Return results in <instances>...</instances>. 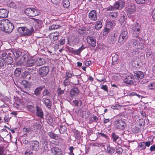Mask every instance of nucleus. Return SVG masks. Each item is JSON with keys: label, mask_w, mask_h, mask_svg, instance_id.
<instances>
[{"label": "nucleus", "mask_w": 155, "mask_h": 155, "mask_svg": "<svg viewBox=\"0 0 155 155\" xmlns=\"http://www.w3.org/2000/svg\"><path fill=\"white\" fill-rule=\"evenodd\" d=\"M44 103L47 107L51 109L52 104L48 99H45L44 101Z\"/></svg>", "instance_id": "4c0bfd02"}, {"label": "nucleus", "mask_w": 155, "mask_h": 155, "mask_svg": "<svg viewBox=\"0 0 155 155\" xmlns=\"http://www.w3.org/2000/svg\"><path fill=\"white\" fill-rule=\"evenodd\" d=\"M34 32V28L33 27H31L30 28H27L26 31L25 36H30Z\"/></svg>", "instance_id": "7c9ffc66"}, {"label": "nucleus", "mask_w": 155, "mask_h": 155, "mask_svg": "<svg viewBox=\"0 0 155 155\" xmlns=\"http://www.w3.org/2000/svg\"><path fill=\"white\" fill-rule=\"evenodd\" d=\"M24 78H30V75L29 74V72L28 71H26L24 72V75L23 76Z\"/></svg>", "instance_id": "4d7b16f0"}, {"label": "nucleus", "mask_w": 155, "mask_h": 155, "mask_svg": "<svg viewBox=\"0 0 155 155\" xmlns=\"http://www.w3.org/2000/svg\"><path fill=\"white\" fill-rule=\"evenodd\" d=\"M113 26V23L109 21L107 22L103 32V36H106L107 35Z\"/></svg>", "instance_id": "39448f33"}, {"label": "nucleus", "mask_w": 155, "mask_h": 155, "mask_svg": "<svg viewBox=\"0 0 155 155\" xmlns=\"http://www.w3.org/2000/svg\"><path fill=\"white\" fill-rule=\"evenodd\" d=\"M134 73V77L136 79H142L144 77L143 73L141 71H137Z\"/></svg>", "instance_id": "f8f14e48"}, {"label": "nucleus", "mask_w": 155, "mask_h": 155, "mask_svg": "<svg viewBox=\"0 0 155 155\" xmlns=\"http://www.w3.org/2000/svg\"><path fill=\"white\" fill-rule=\"evenodd\" d=\"M124 82L127 84H133L134 81L131 75L126 76L124 80Z\"/></svg>", "instance_id": "4468645a"}, {"label": "nucleus", "mask_w": 155, "mask_h": 155, "mask_svg": "<svg viewBox=\"0 0 155 155\" xmlns=\"http://www.w3.org/2000/svg\"><path fill=\"white\" fill-rule=\"evenodd\" d=\"M8 12L4 9H0V18H5L8 16Z\"/></svg>", "instance_id": "a211bd4d"}, {"label": "nucleus", "mask_w": 155, "mask_h": 155, "mask_svg": "<svg viewBox=\"0 0 155 155\" xmlns=\"http://www.w3.org/2000/svg\"><path fill=\"white\" fill-rule=\"evenodd\" d=\"M114 152V149L112 147L107 146V152L110 154H112Z\"/></svg>", "instance_id": "e433bc0d"}, {"label": "nucleus", "mask_w": 155, "mask_h": 155, "mask_svg": "<svg viewBox=\"0 0 155 155\" xmlns=\"http://www.w3.org/2000/svg\"><path fill=\"white\" fill-rule=\"evenodd\" d=\"M35 107L36 115L38 117L41 119H43L44 118V114L41 106L36 105Z\"/></svg>", "instance_id": "0eeeda50"}, {"label": "nucleus", "mask_w": 155, "mask_h": 155, "mask_svg": "<svg viewBox=\"0 0 155 155\" xmlns=\"http://www.w3.org/2000/svg\"><path fill=\"white\" fill-rule=\"evenodd\" d=\"M124 3L121 1L116 2L114 5V9H121L124 7Z\"/></svg>", "instance_id": "dca6fc26"}, {"label": "nucleus", "mask_w": 155, "mask_h": 155, "mask_svg": "<svg viewBox=\"0 0 155 155\" xmlns=\"http://www.w3.org/2000/svg\"><path fill=\"white\" fill-rule=\"evenodd\" d=\"M112 137L113 141H116L118 138V136L114 133L112 134Z\"/></svg>", "instance_id": "0e129e2a"}, {"label": "nucleus", "mask_w": 155, "mask_h": 155, "mask_svg": "<svg viewBox=\"0 0 155 155\" xmlns=\"http://www.w3.org/2000/svg\"><path fill=\"white\" fill-rule=\"evenodd\" d=\"M14 28V25L9 20L3 19L0 21V30L1 31L10 33Z\"/></svg>", "instance_id": "f257e3e1"}, {"label": "nucleus", "mask_w": 155, "mask_h": 155, "mask_svg": "<svg viewBox=\"0 0 155 155\" xmlns=\"http://www.w3.org/2000/svg\"><path fill=\"white\" fill-rule=\"evenodd\" d=\"M2 57L0 58V67H5L6 64Z\"/></svg>", "instance_id": "de8ad7c7"}, {"label": "nucleus", "mask_w": 155, "mask_h": 155, "mask_svg": "<svg viewBox=\"0 0 155 155\" xmlns=\"http://www.w3.org/2000/svg\"><path fill=\"white\" fill-rule=\"evenodd\" d=\"M8 6L11 8H17V6L13 2H11L8 4Z\"/></svg>", "instance_id": "864d4df0"}, {"label": "nucleus", "mask_w": 155, "mask_h": 155, "mask_svg": "<svg viewBox=\"0 0 155 155\" xmlns=\"http://www.w3.org/2000/svg\"><path fill=\"white\" fill-rule=\"evenodd\" d=\"M5 62L6 65H8L13 63V59L12 57H2Z\"/></svg>", "instance_id": "412c9836"}, {"label": "nucleus", "mask_w": 155, "mask_h": 155, "mask_svg": "<svg viewBox=\"0 0 155 155\" xmlns=\"http://www.w3.org/2000/svg\"><path fill=\"white\" fill-rule=\"evenodd\" d=\"M88 17L92 21L96 20L97 18V15L96 11L94 10L91 11L89 13Z\"/></svg>", "instance_id": "9d476101"}, {"label": "nucleus", "mask_w": 155, "mask_h": 155, "mask_svg": "<svg viewBox=\"0 0 155 155\" xmlns=\"http://www.w3.org/2000/svg\"><path fill=\"white\" fill-rule=\"evenodd\" d=\"M21 69L20 68H16L14 72V74L17 77H18L21 74Z\"/></svg>", "instance_id": "a19ab883"}, {"label": "nucleus", "mask_w": 155, "mask_h": 155, "mask_svg": "<svg viewBox=\"0 0 155 155\" xmlns=\"http://www.w3.org/2000/svg\"><path fill=\"white\" fill-rule=\"evenodd\" d=\"M27 110L29 111L34 113L35 111V109L33 105H28L26 107Z\"/></svg>", "instance_id": "c9c22d12"}, {"label": "nucleus", "mask_w": 155, "mask_h": 155, "mask_svg": "<svg viewBox=\"0 0 155 155\" xmlns=\"http://www.w3.org/2000/svg\"><path fill=\"white\" fill-rule=\"evenodd\" d=\"M32 19L35 21L36 24L35 27L37 29H39L42 27V22L41 20H39L37 19L32 18Z\"/></svg>", "instance_id": "6ab92c4d"}, {"label": "nucleus", "mask_w": 155, "mask_h": 155, "mask_svg": "<svg viewBox=\"0 0 155 155\" xmlns=\"http://www.w3.org/2000/svg\"><path fill=\"white\" fill-rule=\"evenodd\" d=\"M132 130L134 132L138 133L140 131V129L138 127H133Z\"/></svg>", "instance_id": "5fc2aeb1"}, {"label": "nucleus", "mask_w": 155, "mask_h": 155, "mask_svg": "<svg viewBox=\"0 0 155 155\" xmlns=\"http://www.w3.org/2000/svg\"><path fill=\"white\" fill-rule=\"evenodd\" d=\"M74 76V75L70 71H67L66 72L65 78L68 79H70V78H71L72 76Z\"/></svg>", "instance_id": "79ce46f5"}, {"label": "nucleus", "mask_w": 155, "mask_h": 155, "mask_svg": "<svg viewBox=\"0 0 155 155\" xmlns=\"http://www.w3.org/2000/svg\"><path fill=\"white\" fill-rule=\"evenodd\" d=\"M111 108L114 109H117L120 107V105L118 104H116L115 105H111Z\"/></svg>", "instance_id": "052dcab7"}, {"label": "nucleus", "mask_w": 155, "mask_h": 155, "mask_svg": "<svg viewBox=\"0 0 155 155\" xmlns=\"http://www.w3.org/2000/svg\"><path fill=\"white\" fill-rule=\"evenodd\" d=\"M48 135L51 138L55 140H58V137L57 135L52 132H49Z\"/></svg>", "instance_id": "ea45409f"}, {"label": "nucleus", "mask_w": 155, "mask_h": 155, "mask_svg": "<svg viewBox=\"0 0 155 155\" xmlns=\"http://www.w3.org/2000/svg\"><path fill=\"white\" fill-rule=\"evenodd\" d=\"M33 8H28L24 10L25 14L29 16L32 17Z\"/></svg>", "instance_id": "393cba45"}, {"label": "nucleus", "mask_w": 155, "mask_h": 155, "mask_svg": "<svg viewBox=\"0 0 155 155\" xmlns=\"http://www.w3.org/2000/svg\"><path fill=\"white\" fill-rule=\"evenodd\" d=\"M117 35L113 33H111L108 36V42L110 44L114 43L116 41Z\"/></svg>", "instance_id": "9b49d317"}, {"label": "nucleus", "mask_w": 155, "mask_h": 155, "mask_svg": "<svg viewBox=\"0 0 155 155\" xmlns=\"http://www.w3.org/2000/svg\"><path fill=\"white\" fill-rule=\"evenodd\" d=\"M66 129V127H60V128L59 129L60 132L61 133L65 130Z\"/></svg>", "instance_id": "e2e57ef3"}, {"label": "nucleus", "mask_w": 155, "mask_h": 155, "mask_svg": "<svg viewBox=\"0 0 155 155\" xmlns=\"http://www.w3.org/2000/svg\"><path fill=\"white\" fill-rule=\"evenodd\" d=\"M118 13L117 12H110L109 15V17L111 19H115L118 16Z\"/></svg>", "instance_id": "c85d7f7f"}, {"label": "nucleus", "mask_w": 155, "mask_h": 155, "mask_svg": "<svg viewBox=\"0 0 155 155\" xmlns=\"http://www.w3.org/2000/svg\"><path fill=\"white\" fill-rule=\"evenodd\" d=\"M51 152L54 155H62L63 153L61 149L57 147H53L51 149Z\"/></svg>", "instance_id": "1a4fd4ad"}, {"label": "nucleus", "mask_w": 155, "mask_h": 155, "mask_svg": "<svg viewBox=\"0 0 155 155\" xmlns=\"http://www.w3.org/2000/svg\"><path fill=\"white\" fill-rule=\"evenodd\" d=\"M39 9L36 8H33L32 17H35L39 15L40 14Z\"/></svg>", "instance_id": "f704fd0d"}, {"label": "nucleus", "mask_w": 155, "mask_h": 155, "mask_svg": "<svg viewBox=\"0 0 155 155\" xmlns=\"http://www.w3.org/2000/svg\"><path fill=\"white\" fill-rule=\"evenodd\" d=\"M13 54V49L12 50L8 49L4 51H1L0 52V55L2 57H12Z\"/></svg>", "instance_id": "6e6552de"}, {"label": "nucleus", "mask_w": 155, "mask_h": 155, "mask_svg": "<svg viewBox=\"0 0 155 155\" xmlns=\"http://www.w3.org/2000/svg\"><path fill=\"white\" fill-rule=\"evenodd\" d=\"M146 148L145 147V142H142L138 144L137 147V150H144Z\"/></svg>", "instance_id": "72a5a7b5"}, {"label": "nucleus", "mask_w": 155, "mask_h": 155, "mask_svg": "<svg viewBox=\"0 0 155 155\" xmlns=\"http://www.w3.org/2000/svg\"><path fill=\"white\" fill-rule=\"evenodd\" d=\"M136 2L138 4H146L148 3L149 0H135Z\"/></svg>", "instance_id": "a18cd8bd"}, {"label": "nucleus", "mask_w": 155, "mask_h": 155, "mask_svg": "<svg viewBox=\"0 0 155 155\" xmlns=\"http://www.w3.org/2000/svg\"><path fill=\"white\" fill-rule=\"evenodd\" d=\"M130 42L132 43L133 47L136 49H142L143 48L145 45L140 39L132 40Z\"/></svg>", "instance_id": "f03ea898"}, {"label": "nucleus", "mask_w": 155, "mask_h": 155, "mask_svg": "<svg viewBox=\"0 0 155 155\" xmlns=\"http://www.w3.org/2000/svg\"><path fill=\"white\" fill-rule=\"evenodd\" d=\"M49 68L46 66L41 67L39 70V73L41 77L45 76L49 72Z\"/></svg>", "instance_id": "423d86ee"}, {"label": "nucleus", "mask_w": 155, "mask_h": 155, "mask_svg": "<svg viewBox=\"0 0 155 155\" xmlns=\"http://www.w3.org/2000/svg\"><path fill=\"white\" fill-rule=\"evenodd\" d=\"M42 60L43 59L41 58L37 59L36 62L38 66H41L44 64Z\"/></svg>", "instance_id": "09e8293b"}, {"label": "nucleus", "mask_w": 155, "mask_h": 155, "mask_svg": "<svg viewBox=\"0 0 155 155\" xmlns=\"http://www.w3.org/2000/svg\"><path fill=\"white\" fill-rule=\"evenodd\" d=\"M62 26L58 24H53L49 27V30L51 31L53 30L61 28Z\"/></svg>", "instance_id": "cd10ccee"}, {"label": "nucleus", "mask_w": 155, "mask_h": 155, "mask_svg": "<svg viewBox=\"0 0 155 155\" xmlns=\"http://www.w3.org/2000/svg\"><path fill=\"white\" fill-rule=\"evenodd\" d=\"M21 52L20 51L16 49H13V55L15 56V59H17L21 55Z\"/></svg>", "instance_id": "bb28decb"}, {"label": "nucleus", "mask_w": 155, "mask_h": 155, "mask_svg": "<svg viewBox=\"0 0 155 155\" xmlns=\"http://www.w3.org/2000/svg\"><path fill=\"white\" fill-rule=\"evenodd\" d=\"M79 93V90L77 87H74L70 90L69 93L70 96L68 97L70 101H71L73 97L77 96Z\"/></svg>", "instance_id": "7ed1b4c3"}, {"label": "nucleus", "mask_w": 155, "mask_h": 155, "mask_svg": "<svg viewBox=\"0 0 155 155\" xmlns=\"http://www.w3.org/2000/svg\"><path fill=\"white\" fill-rule=\"evenodd\" d=\"M74 134L76 138L79 139L80 137V133L79 131L77 130H74Z\"/></svg>", "instance_id": "3c124183"}, {"label": "nucleus", "mask_w": 155, "mask_h": 155, "mask_svg": "<svg viewBox=\"0 0 155 155\" xmlns=\"http://www.w3.org/2000/svg\"><path fill=\"white\" fill-rule=\"evenodd\" d=\"M45 87V86L42 85L36 88L34 91V94L36 96L40 95L41 91Z\"/></svg>", "instance_id": "5701e85b"}, {"label": "nucleus", "mask_w": 155, "mask_h": 155, "mask_svg": "<svg viewBox=\"0 0 155 155\" xmlns=\"http://www.w3.org/2000/svg\"><path fill=\"white\" fill-rule=\"evenodd\" d=\"M70 79L65 78L64 81L63 85L65 86H68L70 85Z\"/></svg>", "instance_id": "49530a36"}, {"label": "nucleus", "mask_w": 155, "mask_h": 155, "mask_svg": "<svg viewBox=\"0 0 155 155\" xmlns=\"http://www.w3.org/2000/svg\"><path fill=\"white\" fill-rule=\"evenodd\" d=\"M135 11V8L134 6H131L128 8L127 10V13L129 17H131L134 15Z\"/></svg>", "instance_id": "f3484780"}, {"label": "nucleus", "mask_w": 155, "mask_h": 155, "mask_svg": "<svg viewBox=\"0 0 155 155\" xmlns=\"http://www.w3.org/2000/svg\"><path fill=\"white\" fill-rule=\"evenodd\" d=\"M149 87L151 89H155V82L151 83L149 85Z\"/></svg>", "instance_id": "bf43d9fd"}, {"label": "nucleus", "mask_w": 155, "mask_h": 155, "mask_svg": "<svg viewBox=\"0 0 155 155\" xmlns=\"http://www.w3.org/2000/svg\"><path fill=\"white\" fill-rule=\"evenodd\" d=\"M63 5L65 8H68L70 5V2L69 0H63Z\"/></svg>", "instance_id": "37998d69"}, {"label": "nucleus", "mask_w": 155, "mask_h": 155, "mask_svg": "<svg viewBox=\"0 0 155 155\" xmlns=\"http://www.w3.org/2000/svg\"><path fill=\"white\" fill-rule=\"evenodd\" d=\"M25 155H33V153L31 151L27 150L25 153Z\"/></svg>", "instance_id": "69168bd1"}, {"label": "nucleus", "mask_w": 155, "mask_h": 155, "mask_svg": "<svg viewBox=\"0 0 155 155\" xmlns=\"http://www.w3.org/2000/svg\"><path fill=\"white\" fill-rule=\"evenodd\" d=\"M123 150L122 148L119 147L116 148V153L119 154H121L123 152Z\"/></svg>", "instance_id": "13d9d810"}, {"label": "nucleus", "mask_w": 155, "mask_h": 155, "mask_svg": "<svg viewBox=\"0 0 155 155\" xmlns=\"http://www.w3.org/2000/svg\"><path fill=\"white\" fill-rule=\"evenodd\" d=\"M128 37V32L127 31H124L120 34L118 40V42L123 44L127 40Z\"/></svg>", "instance_id": "20e7f679"}, {"label": "nucleus", "mask_w": 155, "mask_h": 155, "mask_svg": "<svg viewBox=\"0 0 155 155\" xmlns=\"http://www.w3.org/2000/svg\"><path fill=\"white\" fill-rule=\"evenodd\" d=\"M51 2L54 5H57L60 3L61 0H51Z\"/></svg>", "instance_id": "680f3d73"}, {"label": "nucleus", "mask_w": 155, "mask_h": 155, "mask_svg": "<svg viewBox=\"0 0 155 155\" xmlns=\"http://www.w3.org/2000/svg\"><path fill=\"white\" fill-rule=\"evenodd\" d=\"M132 29L134 32H139L140 31V25L138 23L134 24L132 26Z\"/></svg>", "instance_id": "4be33fe9"}, {"label": "nucleus", "mask_w": 155, "mask_h": 155, "mask_svg": "<svg viewBox=\"0 0 155 155\" xmlns=\"http://www.w3.org/2000/svg\"><path fill=\"white\" fill-rule=\"evenodd\" d=\"M97 137H102L105 139L106 140V141H107L108 140L107 136L102 132L100 133L98 132L97 134Z\"/></svg>", "instance_id": "58836bf2"}, {"label": "nucleus", "mask_w": 155, "mask_h": 155, "mask_svg": "<svg viewBox=\"0 0 155 155\" xmlns=\"http://www.w3.org/2000/svg\"><path fill=\"white\" fill-rule=\"evenodd\" d=\"M43 95L47 96L50 93V92L47 89H45L44 90L43 92Z\"/></svg>", "instance_id": "774afa93"}, {"label": "nucleus", "mask_w": 155, "mask_h": 155, "mask_svg": "<svg viewBox=\"0 0 155 155\" xmlns=\"http://www.w3.org/2000/svg\"><path fill=\"white\" fill-rule=\"evenodd\" d=\"M65 90V89H64V90H61V87H59L57 90L58 94L61 95L63 94L64 93Z\"/></svg>", "instance_id": "603ef678"}, {"label": "nucleus", "mask_w": 155, "mask_h": 155, "mask_svg": "<svg viewBox=\"0 0 155 155\" xmlns=\"http://www.w3.org/2000/svg\"><path fill=\"white\" fill-rule=\"evenodd\" d=\"M87 43L90 45L92 47H94L96 45V40L90 36L87 37Z\"/></svg>", "instance_id": "ddd939ff"}, {"label": "nucleus", "mask_w": 155, "mask_h": 155, "mask_svg": "<svg viewBox=\"0 0 155 155\" xmlns=\"http://www.w3.org/2000/svg\"><path fill=\"white\" fill-rule=\"evenodd\" d=\"M102 24L101 22L100 21H98L96 22V24L95 25V28L97 30L100 29L102 27Z\"/></svg>", "instance_id": "c03bdc74"}, {"label": "nucleus", "mask_w": 155, "mask_h": 155, "mask_svg": "<svg viewBox=\"0 0 155 155\" xmlns=\"http://www.w3.org/2000/svg\"><path fill=\"white\" fill-rule=\"evenodd\" d=\"M21 84L23 86L24 88H26L28 86V82L25 80L22 81L21 82Z\"/></svg>", "instance_id": "6e6d98bb"}, {"label": "nucleus", "mask_w": 155, "mask_h": 155, "mask_svg": "<svg viewBox=\"0 0 155 155\" xmlns=\"http://www.w3.org/2000/svg\"><path fill=\"white\" fill-rule=\"evenodd\" d=\"M36 62L35 59L32 58L28 59L27 61V64L28 66H32Z\"/></svg>", "instance_id": "473e14b6"}, {"label": "nucleus", "mask_w": 155, "mask_h": 155, "mask_svg": "<svg viewBox=\"0 0 155 155\" xmlns=\"http://www.w3.org/2000/svg\"><path fill=\"white\" fill-rule=\"evenodd\" d=\"M115 124L117 126H125L126 125L124 121L121 119L115 121Z\"/></svg>", "instance_id": "2f4dec72"}, {"label": "nucleus", "mask_w": 155, "mask_h": 155, "mask_svg": "<svg viewBox=\"0 0 155 155\" xmlns=\"http://www.w3.org/2000/svg\"><path fill=\"white\" fill-rule=\"evenodd\" d=\"M112 64H117L119 61L118 56L117 54L114 53L112 54Z\"/></svg>", "instance_id": "aec40b11"}, {"label": "nucleus", "mask_w": 155, "mask_h": 155, "mask_svg": "<svg viewBox=\"0 0 155 155\" xmlns=\"http://www.w3.org/2000/svg\"><path fill=\"white\" fill-rule=\"evenodd\" d=\"M59 44L61 45H63L64 44L65 42V39H62L59 41Z\"/></svg>", "instance_id": "338daca9"}, {"label": "nucleus", "mask_w": 155, "mask_h": 155, "mask_svg": "<svg viewBox=\"0 0 155 155\" xmlns=\"http://www.w3.org/2000/svg\"><path fill=\"white\" fill-rule=\"evenodd\" d=\"M59 36V33L58 32H55L53 33V39L54 41L57 40Z\"/></svg>", "instance_id": "8fccbe9b"}, {"label": "nucleus", "mask_w": 155, "mask_h": 155, "mask_svg": "<svg viewBox=\"0 0 155 155\" xmlns=\"http://www.w3.org/2000/svg\"><path fill=\"white\" fill-rule=\"evenodd\" d=\"M30 148L31 149L37 150L39 148V143L36 141H31L30 143Z\"/></svg>", "instance_id": "2eb2a0df"}, {"label": "nucleus", "mask_w": 155, "mask_h": 155, "mask_svg": "<svg viewBox=\"0 0 155 155\" xmlns=\"http://www.w3.org/2000/svg\"><path fill=\"white\" fill-rule=\"evenodd\" d=\"M85 47L82 45L80 47L79 49L77 50H73L72 52L74 54L77 55H79L81 51L85 48Z\"/></svg>", "instance_id": "a878e982"}, {"label": "nucleus", "mask_w": 155, "mask_h": 155, "mask_svg": "<svg viewBox=\"0 0 155 155\" xmlns=\"http://www.w3.org/2000/svg\"><path fill=\"white\" fill-rule=\"evenodd\" d=\"M28 59V56L24 54L20 58L19 60V63L20 64H22L24 62L27 61Z\"/></svg>", "instance_id": "c756f323"}, {"label": "nucleus", "mask_w": 155, "mask_h": 155, "mask_svg": "<svg viewBox=\"0 0 155 155\" xmlns=\"http://www.w3.org/2000/svg\"><path fill=\"white\" fill-rule=\"evenodd\" d=\"M27 28L23 27H19L17 30L19 32L21 35H23L25 36L26 35V31Z\"/></svg>", "instance_id": "b1692460"}]
</instances>
